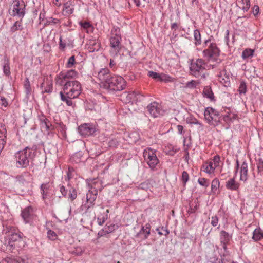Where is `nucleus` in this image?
I'll use <instances>...</instances> for the list:
<instances>
[{"label": "nucleus", "mask_w": 263, "mask_h": 263, "mask_svg": "<svg viewBox=\"0 0 263 263\" xmlns=\"http://www.w3.org/2000/svg\"><path fill=\"white\" fill-rule=\"evenodd\" d=\"M147 75L155 80L159 81L160 73L153 71H149Z\"/></svg>", "instance_id": "de8ad7c7"}, {"label": "nucleus", "mask_w": 263, "mask_h": 263, "mask_svg": "<svg viewBox=\"0 0 263 263\" xmlns=\"http://www.w3.org/2000/svg\"><path fill=\"white\" fill-rule=\"evenodd\" d=\"M220 186V182L217 178H215L211 182V191L215 193Z\"/></svg>", "instance_id": "58836bf2"}, {"label": "nucleus", "mask_w": 263, "mask_h": 263, "mask_svg": "<svg viewBox=\"0 0 263 263\" xmlns=\"http://www.w3.org/2000/svg\"><path fill=\"white\" fill-rule=\"evenodd\" d=\"M231 113H228L227 115L223 116V120L227 123L232 122L231 119Z\"/></svg>", "instance_id": "0e129e2a"}, {"label": "nucleus", "mask_w": 263, "mask_h": 263, "mask_svg": "<svg viewBox=\"0 0 263 263\" xmlns=\"http://www.w3.org/2000/svg\"><path fill=\"white\" fill-rule=\"evenodd\" d=\"M252 239L255 241H258L262 239V230L260 228L255 229L253 232Z\"/></svg>", "instance_id": "7c9ffc66"}, {"label": "nucleus", "mask_w": 263, "mask_h": 263, "mask_svg": "<svg viewBox=\"0 0 263 263\" xmlns=\"http://www.w3.org/2000/svg\"><path fill=\"white\" fill-rule=\"evenodd\" d=\"M232 236L228 232L222 230L220 232V240L221 243H229L231 239Z\"/></svg>", "instance_id": "cd10ccee"}, {"label": "nucleus", "mask_w": 263, "mask_h": 263, "mask_svg": "<svg viewBox=\"0 0 263 263\" xmlns=\"http://www.w3.org/2000/svg\"><path fill=\"white\" fill-rule=\"evenodd\" d=\"M152 185H151L150 181L149 180H146L142 183H141L139 185V189H142L145 191L150 190Z\"/></svg>", "instance_id": "a19ab883"}, {"label": "nucleus", "mask_w": 263, "mask_h": 263, "mask_svg": "<svg viewBox=\"0 0 263 263\" xmlns=\"http://www.w3.org/2000/svg\"><path fill=\"white\" fill-rule=\"evenodd\" d=\"M43 93H51L53 89V83L51 78L46 77L41 85Z\"/></svg>", "instance_id": "f3484780"}, {"label": "nucleus", "mask_w": 263, "mask_h": 263, "mask_svg": "<svg viewBox=\"0 0 263 263\" xmlns=\"http://www.w3.org/2000/svg\"><path fill=\"white\" fill-rule=\"evenodd\" d=\"M109 234L107 232V230L105 227H104L102 229L99 231L98 233V238H100L101 237L104 236L106 235Z\"/></svg>", "instance_id": "864d4df0"}, {"label": "nucleus", "mask_w": 263, "mask_h": 263, "mask_svg": "<svg viewBox=\"0 0 263 263\" xmlns=\"http://www.w3.org/2000/svg\"><path fill=\"white\" fill-rule=\"evenodd\" d=\"M194 38L195 40V44L198 46L201 44V36L200 31L198 29H195L194 31Z\"/></svg>", "instance_id": "72a5a7b5"}, {"label": "nucleus", "mask_w": 263, "mask_h": 263, "mask_svg": "<svg viewBox=\"0 0 263 263\" xmlns=\"http://www.w3.org/2000/svg\"><path fill=\"white\" fill-rule=\"evenodd\" d=\"M118 145V141L115 139H111L109 142H108V146L110 147H117V146Z\"/></svg>", "instance_id": "13d9d810"}, {"label": "nucleus", "mask_w": 263, "mask_h": 263, "mask_svg": "<svg viewBox=\"0 0 263 263\" xmlns=\"http://www.w3.org/2000/svg\"><path fill=\"white\" fill-rule=\"evenodd\" d=\"M74 5L72 4L71 1H68L64 4L63 12L65 13V15H69L73 12Z\"/></svg>", "instance_id": "393cba45"}, {"label": "nucleus", "mask_w": 263, "mask_h": 263, "mask_svg": "<svg viewBox=\"0 0 263 263\" xmlns=\"http://www.w3.org/2000/svg\"><path fill=\"white\" fill-rule=\"evenodd\" d=\"M181 179L185 185L189 179V175L186 171H183L182 174Z\"/></svg>", "instance_id": "603ef678"}, {"label": "nucleus", "mask_w": 263, "mask_h": 263, "mask_svg": "<svg viewBox=\"0 0 263 263\" xmlns=\"http://www.w3.org/2000/svg\"><path fill=\"white\" fill-rule=\"evenodd\" d=\"M86 182L89 190H95L97 193L98 191H101L103 189L102 182L98 179H87Z\"/></svg>", "instance_id": "dca6fc26"}, {"label": "nucleus", "mask_w": 263, "mask_h": 263, "mask_svg": "<svg viewBox=\"0 0 263 263\" xmlns=\"http://www.w3.org/2000/svg\"><path fill=\"white\" fill-rule=\"evenodd\" d=\"M77 197V192L74 187H69L68 194L66 197H67L71 201H73L76 199Z\"/></svg>", "instance_id": "2f4dec72"}, {"label": "nucleus", "mask_w": 263, "mask_h": 263, "mask_svg": "<svg viewBox=\"0 0 263 263\" xmlns=\"http://www.w3.org/2000/svg\"><path fill=\"white\" fill-rule=\"evenodd\" d=\"M142 97V95L136 91H132L130 92H124L121 95L123 101H124L126 103L130 102L133 103L134 102L140 100V98Z\"/></svg>", "instance_id": "ddd939ff"}, {"label": "nucleus", "mask_w": 263, "mask_h": 263, "mask_svg": "<svg viewBox=\"0 0 263 263\" xmlns=\"http://www.w3.org/2000/svg\"><path fill=\"white\" fill-rule=\"evenodd\" d=\"M203 95L204 97L208 98L210 101L215 100L214 93L212 90L211 87L209 86L204 87Z\"/></svg>", "instance_id": "c756f323"}, {"label": "nucleus", "mask_w": 263, "mask_h": 263, "mask_svg": "<svg viewBox=\"0 0 263 263\" xmlns=\"http://www.w3.org/2000/svg\"><path fill=\"white\" fill-rule=\"evenodd\" d=\"M211 38H210L204 42V45L205 46H208V43H210L208 48L204 50L203 51V57L207 58L208 60L217 58L219 56L220 53V50L218 48L216 44L214 42L211 43Z\"/></svg>", "instance_id": "0eeeda50"}, {"label": "nucleus", "mask_w": 263, "mask_h": 263, "mask_svg": "<svg viewBox=\"0 0 263 263\" xmlns=\"http://www.w3.org/2000/svg\"><path fill=\"white\" fill-rule=\"evenodd\" d=\"M107 230L108 233L114 232L115 230L118 228V226L115 224H111L110 225H106L105 226Z\"/></svg>", "instance_id": "8fccbe9b"}, {"label": "nucleus", "mask_w": 263, "mask_h": 263, "mask_svg": "<svg viewBox=\"0 0 263 263\" xmlns=\"http://www.w3.org/2000/svg\"><path fill=\"white\" fill-rule=\"evenodd\" d=\"M204 168V171L208 174L213 173L216 167H214V165L212 161L209 162L205 165H203Z\"/></svg>", "instance_id": "c9c22d12"}, {"label": "nucleus", "mask_w": 263, "mask_h": 263, "mask_svg": "<svg viewBox=\"0 0 263 263\" xmlns=\"http://www.w3.org/2000/svg\"><path fill=\"white\" fill-rule=\"evenodd\" d=\"M25 7L26 5L23 1L14 0L12 11L10 13L11 15L22 18L25 14Z\"/></svg>", "instance_id": "9b49d317"}, {"label": "nucleus", "mask_w": 263, "mask_h": 263, "mask_svg": "<svg viewBox=\"0 0 263 263\" xmlns=\"http://www.w3.org/2000/svg\"><path fill=\"white\" fill-rule=\"evenodd\" d=\"M75 63V57L74 55H72L69 58L66 64V67L68 68H72Z\"/></svg>", "instance_id": "49530a36"}, {"label": "nucleus", "mask_w": 263, "mask_h": 263, "mask_svg": "<svg viewBox=\"0 0 263 263\" xmlns=\"http://www.w3.org/2000/svg\"><path fill=\"white\" fill-rule=\"evenodd\" d=\"M23 29V26L22 24V20L21 18L20 20L16 21L11 27L10 32L11 33H14L17 31H21Z\"/></svg>", "instance_id": "c85d7f7f"}, {"label": "nucleus", "mask_w": 263, "mask_h": 263, "mask_svg": "<svg viewBox=\"0 0 263 263\" xmlns=\"http://www.w3.org/2000/svg\"><path fill=\"white\" fill-rule=\"evenodd\" d=\"M180 22H174L172 23L171 24V29L172 30H176L179 28V27L180 26Z\"/></svg>", "instance_id": "680f3d73"}, {"label": "nucleus", "mask_w": 263, "mask_h": 263, "mask_svg": "<svg viewBox=\"0 0 263 263\" xmlns=\"http://www.w3.org/2000/svg\"><path fill=\"white\" fill-rule=\"evenodd\" d=\"M247 90V86L246 83L244 81H241L240 82L239 86L238 89V91L240 95H246Z\"/></svg>", "instance_id": "e433bc0d"}, {"label": "nucleus", "mask_w": 263, "mask_h": 263, "mask_svg": "<svg viewBox=\"0 0 263 263\" xmlns=\"http://www.w3.org/2000/svg\"><path fill=\"white\" fill-rule=\"evenodd\" d=\"M257 169L259 172L263 171V160L261 158L258 159Z\"/></svg>", "instance_id": "052dcab7"}, {"label": "nucleus", "mask_w": 263, "mask_h": 263, "mask_svg": "<svg viewBox=\"0 0 263 263\" xmlns=\"http://www.w3.org/2000/svg\"><path fill=\"white\" fill-rule=\"evenodd\" d=\"M198 183L205 189H206L210 185V182L209 179L205 178H199L198 180Z\"/></svg>", "instance_id": "79ce46f5"}, {"label": "nucleus", "mask_w": 263, "mask_h": 263, "mask_svg": "<svg viewBox=\"0 0 263 263\" xmlns=\"http://www.w3.org/2000/svg\"><path fill=\"white\" fill-rule=\"evenodd\" d=\"M205 65V63L202 59H197L195 62H192L190 64V74L198 79H205L208 75Z\"/></svg>", "instance_id": "20e7f679"}, {"label": "nucleus", "mask_w": 263, "mask_h": 263, "mask_svg": "<svg viewBox=\"0 0 263 263\" xmlns=\"http://www.w3.org/2000/svg\"><path fill=\"white\" fill-rule=\"evenodd\" d=\"M248 164L246 161H244L240 167V180L246 182L248 179Z\"/></svg>", "instance_id": "412c9836"}, {"label": "nucleus", "mask_w": 263, "mask_h": 263, "mask_svg": "<svg viewBox=\"0 0 263 263\" xmlns=\"http://www.w3.org/2000/svg\"><path fill=\"white\" fill-rule=\"evenodd\" d=\"M126 82L121 76L112 75L107 83H104V88L110 91H117L123 90L125 88Z\"/></svg>", "instance_id": "39448f33"}, {"label": "nucleus", "mask_w": 263, "mask_h": 263, "mask_svg": "<svg viewBox=\"0 0 263 263\" xmlns=\"http://www.w3.org/2000/svg\"><path fill=\"white\" fill-rule=\"evenodd\" d=\"M151 228V226L149 223H147L144 226H142L139 232L136 234V237H139L142 233H143L144 234L143 239H147L150 234Z\"/></svg>", "instance_id": "5701e85b"}, {"label": "nucleus", "mask_w": 263, "mask_h": 263, "mask_svg": "<svg viewBox=\"0 0 263 263\" xmlns=\"http://www.w3.org/2000/svg\"><path fill=\"white\" fill-rule=\"evenodd\" d=\"M79 133L83 136L91 135L96 132V128L91 124L85 123L78 127Z\"/></svg>", "instance_id": "4468645a"}, {"label": "nucleus", "mask_w": 263, "mask_h": 263, "mask_svg": "<svg viewBox=\"0 0 263 263\" xmlns=\"http://www.w3.org/2000/svg\"><path fill=\"white\" fill-rule=\"evenodd\" d=\"M100 215L97 216V223L99 225L102 226L108 218V213L109 210H105L103 207L100 208Z\"/></svg>", "instance_id": "6ab92c4d"}, {"label": "nucleus", "mask_w": 263, "mask_h": 263, "mask_svg": "<svg viewBox=\"0 0 263 263\" xmlns=\"http://www.w3.org/2000/svg\"><path fill=\"white\" fill-rule=\"evenodd\" d=\"M0 104L5 107L7 106L8 104L6 99L4 97H0Z\"/></svg>", "instance_id": "69168bd1"}, {"label": "nucleus", "mask_w": 263, "mask_h": 263, "mask_svg": "<svg viewBox=\"0 0 263 263\" xmlns=\"http://www.w3.org/2000/svg\"><path fill=\"white\" fill-rule=\"evenodd\" d=\"M83 156L82 152H78L73 154L70 158L71 162L75 163H79L81 161V158Z\"/></svg>", "instance_id": "473e14b6"}, {"label": "nucleus", "mask_w": 263, "mask_h": 263, "mask_svg": "<svg viewBox=\"0 0 263 263\" xmlns=\"http://www.w3.org/2000/svg\"><path fill=\"white\" fill-rule=\"evenodd\" d=\"M111 36L109 39L110 53L113 57H115L119 53L122 48L120 28L114 27L111 30Z\"/></svg>", "instance_id": "7ed1b4c3"}, {"label": "nucleus", "mask_w": 263, "mask_h": 263, "mask_svg": "<svg viewBox=\"0 0 263 263\" xmlns=\"http://www.w3.org/2000/svg\"><path fill=\"white\" fill-rule=\"evenodd\" d=\"M197 86V83L194 80H192L190 82H188L186 83V87L189 88H195Z\"/></svg>", "instance_id": "5fc2aeb1"}, {"label": "nucleus", "mask_w": 263, "mask_h": 263, "mask_svg": "<svg viewBox=\"0 0 263 263\" xmlns=\"http://www.w3.org/2000/svg\"><path fill=\"white\" fill-rule=\"evenodd\" d=\"M226 187L230 190L237 191L239 187V183L235 181L234 178H231L226 182Z\"/></svg>", "instance_id": "4be33fe9"}, {"label": "nucleus", "mask_w": 263, "mask_h": 263, "mask_svg": "<svg viewBox=\"0 0 263 263\" xmlns=\"http://www.w3.org/2000/svg\"><path fill=\"white\" fill-rule=\"evenodd\" d=\"M177 129L178 130V134L182 135L185 133V130H184L183 126L181 125H178L177 126Z\"/></svg>", "instance_id": "774afa93"}, {"label": "nucleus", "mask_w": 263, "mask_h": 263, "mask_svg": "<svg viewBox=\"0 0 263 263\" xmlns=\"http://www.w3.org/2000/svg\"><path fill=\"white\" fill-rule=\"evenodd\" d=\"M33 211L31 207L25 208L21 213V215L26 223L29 222L32 218Z\"/></svg>", "instance_id": "aec40b11"}, {"label": "nucleus", "mask_w": 263, "mask_h": 263, "mask_svg": "<svg viewBox=\"0 0 263 263\" xmlns=\"http://www.w3.org/2000/svg\"><path fill=\"white\" fill-rule=\"evenodd\" d=\"M78 73L74 70L62 71L57 76V85L63 86V91L60 92L61 100L69 106L72 105V99L77 98L81 92L80 83L76 80Z\"/></svg>", "instance_id": "f257e3e1"}, {"label": "nucleus", "mask_w": 263, "mask_h": 263, "mask_svg": "<svg viewBox=\"0 0 263 263\" xmlns=\"http://www.w3.org/2000/svg\"><path fill=\"white\" fill-rule=\"evenodd\" d=\"M242 9L243 11H248L250 7V0H241Z\"/></svg>", "instance_id": "c03bdc74"}, {"label": "nucleus", "mask_w": 263, "mask_h": 263, "mask_svg": "<svg viewBox=\"0 0 263 263\" xmlns=\"http://www.w3.org/2000/svg\"><path fill=\"white\" fill-rule=\"evenodd\" d=\"M204 116L209 124H212V122L214 121L216 123V125H218L221 118L219 112L211 107H208L205 109Z\"/></svg>", "instance_id": "1a4fd4ad"}, {"label": "nucleus", "mask_w": 263, "mask_h": 263, "mask_svg": "<svg viewBox=\"0 0 263 263\" xmlns=\"http://www.w3.org/2000/svg\"><path fill=\"white\" fill-rule=\"evenodd\" d=\"M159 81L164 82L165 83L171 82H174L175 81V79L164 73H161Z\"/></svg>", "instance_id": "f704fd0d"}, {"label": "nucleus", "mask_w": 263, "mask_h": 263, "mask_svg": "<svg viewBox=\"0 0 263 263\" xmlns=\"http://www.w3.org/2000/svg\"><path fill=\"white\" fill-rule=\"evenodd\" d=\"M226 73V71H222L220 72V74L218 76V80L225 86L229 83V77L228 76H225V78H223L222 75Z\"/></svg>", "instance_id": "ea45409f"}, {"label": "nucleus", "mask_w": 263, "mask_h": 263, "mask_svg": "<svg viewBox=\"0 0 263 263\" xmlns=\"http://www.w3.org/2000/svg\"><path fill=\"white\" fill-rule=\"evenodd\" d=\"M60 22V20L55 18H50L49 21H48V24H56Z\"/></svg>", "instance_id": "338daca9"}, {"label": "nucleus", "mask_w": 263, "mask_h": 263, "mask_svg": "<svg viewBox=\"0 0 263 263\" xmlns=\"http://www.w3.org/2000/svg\"><path fill=\"white\" fill-rule=\"evenodd\" d=\"M254 50L251 49H246L242 53V58L243 59H246L249 58H252L253 55Z\"/></svg>", "instance_id": "4c0bfd02"}, {"label": "nucleus", "mask_w": 263, "mask_h": 263, "mask_svg": "<svg viewBox=\"0 0 263 263\" xmlns=\"http://www.w3.org/2000/svg\"><path fill=\"white\" fill-rule=\"evenodd\" d=\"M3 70L4 73L7 77L10 75V62L9 58L5 56L3 60Z\"/></svg>", "instance_id": "b1692460"}, {"label": "nucleus", "mask_w": 263, "mask_h": 263, "mask_svg": "<svg viewBox=\"0 0 263 263\" xmlns=\"http://www.w3.org/2000/svg\"><path fill=\"white\" fill-rule=\"evenodd\" d=\"M87 45L90 52L98 51L100 47V44L95 40H89Z\"/></svg>", "instance_id": "bb28decb"}, {"label": "nucleus", "mask_w": 263, "mask_h": 263, "mask_svg": "<svg viewBox=\"0 0 263 263\" xmlns=\"http://www.w3.org/2000/svg\"><path fill=\"white\" fill-rule=\"evenodd\" d=\"M47 236L52 240H54L57 238V235L56 233L51 230L48 231Z\"/></svg>", "instance_id": "3c124183"}, {"label": "nucleus", "mask_w": 263, "mask_h": 263, "mask_svg": "<svg viewBox=\"0 0 263 263\" xmlns=\"http://www.w3.org/2000/svg\"><path fill=\"white\" fill-rule=\"evenodd\" d=\"M80 24L84 29H87L88 32L89 30L92 31L93 29L92 25L88 22H80Z\"/></svg>", "instance_id": "a18cd8bd"}, {"label": "nucleus", "mask_w": 263, "mask_h": 263, "mask_svg": "<svg viewBox=\"0 0 263 263\" xmlns=\"http://www.w3.org/2000/svg\"><path fill=\"white\" fill-rule=\"evenodd\" d=\"M24 87L25 88L26 93H30L31 91V87L30 82L28 78H26L25 79V81L24 82Z\"/></svg>", "instance_id": "37998d69"}, {"label": "nucleus", "mask_w": 263, "mask_h": 263, "mask_svg": "<svg viewBox=\"0 0 263 263\" xmlns=\"http://www.w3.org/2000/svg\"><path fill=\"white\" fill-rule=\"evenodd\" d=\"M98 193L95 190H90L89 189L88 192L86 194V201L87 203H89L86 207V211H88L89 209L92 207L94 205V202L97 197Z\"/></svg>", "instance_id": "a211bd4d"}, {"label": "nucleus", "mask_w": 263, "mask_h": 263, "mask_svg": "<svg viewBox=\"0 0 263 263\" xmlns=\"http://www.w3.org/2000/svg\"><path fill=\"white\" fill-rule=\"evenodd\" d=\"M259 12V8L257 5H255L252 8V13L254 16H256Z\"/></svg>", "instance_id": "e2e57ef3"}, {"label": "nucleus", "mask_w": 263, "mask_h": 263, "mask_svg": "<svg viewBox=\"0 0 263 263\" xmlns=\"http://www.w3.org/2000/svg\"><path fill=\"white\" fill-rule=\"evenodd\" d=\"M218 221H219V219L217 216H212L211 217V224L213 227H216L218 226Z\"/></svg>", "instance_id": "4d7b16f0"}, {"label": "nucleus", "mask_w": 263, "mask_h": 263, "mask_svg": "<svg viewBox=\"0 0 263 263\" xmlns=\"http://www.w3.org/2000/svg\"><path fill=\"white\" fill-rule=\"evenodd\" d=\"M24 243L22 233L13 232L10 236L8 246L11 249H14L16 247L21 248L24 246Z\"/></svg>", "instance_id": "6e6552de"}, {"label": "nucleus", "mask_w": 263, "mask_h": 263, "mask_svg": "<svg viewBox=\"0 0 263 263\" xmlns=\"http://www.w3.org/2000/svg\"><path fill=\"white\" fill-rule=\"evenodd\" d=\"M53 121L54 124L53 125H55V128H58V130L62 133L65 132V126L61 121L59 115H56L53 117Z\"/></svg>", "instance_id": "a878e982"}, {"label": "nucleus", "mask_w": 263, "mask_h": 263, "mask_svg": "<svg viewBox=\"0 0 263 263\" xmlns=\"http://www.w3.org/2000/svg\"><path fill=\"white\" fill-rule=\"evenodd\" d=\"M69 189H66L65 186L63 185L60 186V191L62 193V195L65 197H66L68 194Z\"/></svg>", "instance_id": "bf43d9fd"}, {"label": "nucleus", "mask_w": 263, "mask_h": 263, "mask_svg": "<svg viewBox=\"0 0 263 263\" xmlns=\"http://www.w3.org/2000/svg\"><path fill=\"white\" fill-rule=\"evenodd\" d=\"M156 150L151 147H147L143 153L144 160L152 171L156 170V166L159 163V160L156 155Z\"/></svg>", "instance_id": "423d86ee"}, {"label": "nucleus", "mask_w": 263, "mask_h": 263, "mask_svg": "<svg viewBox=\"0 0 263 263\" xmlns=\"http://www.w3.org/2000/svg\"><path fill=\"white\" fill-rule=\"evenodd\" d=\"M112 75L107 68H102L93 73V77L102 84L103 87L104 86V83H107Z\"/></svg>", "instance_id": "9d476101"}, {"label": "nucleus", "mask_w": 263, "mask_h": 263, "mask_svg": "<svg viewBox=\"0 0 263 263\" xmlns=\"http://www.w3.org/2000/svg\"><path fill=\"white\" fill-rule=\"evenodd\" d=\"M147 109L150 115L154 118L162 116L164 110L162 109L160 105L154 102L147 106Z\"/></svg>", "instance_id": "f8f14e48"}, {"label": "nucleus", "mask_w": 263, "mask_h": 263, "mask_svg": "<svg viewBox=\"0 0 263 263\" xmlns=\"http://www.w3.org/2000/svg\"><path fill=\"white\" fill-rule=\"evenodd\" d=\"M37 149L36 145L27 146L22 151L15 154V166L17 168H24L29 166V163L32 161Z\"/></svg>", "instance_id": "f03ea898"}, {"label": "nucleus", "mask_w": 263, "mask_h": 263, "mask_svg": "<svg viewBox=\"0 0 263 263\" xmlns=\"http://www.w3.org/2000/svg\"><path fill=\"white\" fill-rule=\"evenodd\" d=\"M49 188V183H43L41 186V193L43 196V198L45 197V196L47 195L46 193V191H47Z\"/></svg>", "instance_id": "09e8293b"}, {"label": "nucleus", "mask_w": 263, "mask_h": 263, "mask_svg": "<svg viewBox=\"0 0 263 263\" xmlns=\"http://www.w3.org/2000/svg\"><path fill=\"white\" fill-rule=\"evenodd\" d=\"M38 119L41 127H45L46 130L48 132V134H49V132L52 133V132L55 128V125H52L50 121L44 114H41V115H39L38 116Z\"/></svg>", "instance_id": "2eb2a0df"}, {"label": "nucleus", "mask_w": 263, "mask_h": 263, "mask_svg": "<svg viewBox=\"0 0 263 263\" xmlns=\"http://www.w3.org/2000/svg\"><path fill=\"white\" fill-rule=\"evenodd\" d=\"M220 160V158L219 155H216L214 157L212 162L214 167H217L219 165Z\"/></svg>", "instance_id": "6e6d98bb"}]
</instances>
